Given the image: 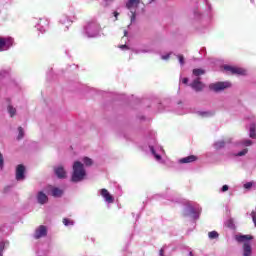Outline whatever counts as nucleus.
Wrapping results in <instances>:
<instances>
[{"mask_svg": "<svg viewBox=\"0 0 256 256\" xmlns=\"http://www.w3.org/2000/svg\"><path fill=\"white\" fill-rule=\"evenodd\" d=\"M148 149L152 157L155 159L156 163H160V165H165L167 163V156L165 154V150H163V147L157 144V141L155 139L149 142Z\"/></svg>", "mask_w": 256, "mask_h": 256, "instance_id": "1", "label": "nucleus"}, {"mask_svg": "<svg viewBox=\"0 0 256 256\" xmlns=\"http://www.w3.org/2000/svg\"><path fill=\"white\" fill-rule=\"evenodd\" d=\"M101 33H103V28H101V24L97 19L88 21L84 26V35L90 39L101 37Z\"/></svg>", "mask_w": 256, "mask_h": 256, "instance_id": "2", "label": "nucleus"}, {"mask_svg": "<svg viewBox=\"0 0 256 256\" xmlns=\"http://www.w3.org/2000/svg\"><path fill=\"white\" fill-rule=\"evenodd\" d=\"M235 239L238 243L243 244V256L253 255V247L251 246V240L253 239V236L238 234L235 236Z\"/></svg>", "mask_w": 256, "mask_h": 256, "instance_id": "3", "label": "nucleus"}, {"mask_svg": "<svg viewBox=\"0 0 256 256\" xmlns=\"http://www.w3.org/2000/svg\"><path fill=\"white\" fill-rule=\"evenodd\" d=\"M87 172L85 171V167L83 163L76 161L73 164V172L71 176L72 183H79L85 179Z\"/></svg>", "mask_w": 256, "mask_h": 256, "instance_id": "4", "label": "nucleus"}, {"mask_svg": "<svg viewBox=\"0 0 256 256\" xmlns=\"http://www.w3.org/2000/svg\"><path fill=\"white\" fill-rule=\"evenodd\" d=\"M184 215L191 217V219H197L201 215V206L193 202H188L184 209Z\"/></svg>", "mask_w": 256, "mask_h": 256, "instance_id": "5", "label": "nucleus"}, {"mask_svg": "<svg viewBox=\"0 0 256 256\" xmlns=\"http://www.w3.org/2000/svg\"><path fill=\"white\" fill-rule=\"evenodd\" d=\"M15 45V39L11 36H0V53L9 51Z\"/></svg>", "mask_w": 256, "mask_h": 256, "instance_id": "6", "label": "nucleus"}, {"mask_svg": "<svg viewBox=\"0 0 256 256\" xmlns=\"http://www.w3.org/2000/svg\"><path fill=\"white\" fill-rule=\"evenodd\" d=\"M139 3H141V0H128V2L126 3L127 9H129L131 13V23H135V15L137 13L136 9L139 7Z\"/></svg>", "mask_w": 256, "mask_h": 256, "instance_id": "7", "label": "nucleus"}, {"mask_svg": "<svg viewBox=\"0 0 256 256\" xmlns=\"http://www.w3.org/2000/svg\"><path fill=\"white\" fill-rule=\"evenodd\" d=\"M231 87V82H216L209 85V89L211 91H215V93H219L220 91H225V89H229Z\"/></svg>", "mask_w": 256, "mask_h": 256, "instance_id": "8", "label": "nucleus"}, {"mask_svg": "<svg viewBox=\"0 0 256 256\" xmlns=\"http://www.w3.org/2000/svg\"><path fill=\"white\" fill-rule=\"evenodd\" d=\"M224 71L228 75H247V70L230 65H224Z\"/></svg>", "mask_w": 256, "mask_h": 256, "instance_id": "9", "label": "nucleus"}, {"mask_svg": "<svg viewBox=\"0 0 256 256\" xmlns=\"http://www.w3.org/2000/svg\"><path fill=\"white\" fill-rule=\"evenodd\" d=\"M35 27L39 33H47V31H49V19L40 18Z\"/></svg>", "mask_w": 256, "mask_h": 256, "instance_id": "10", "label": "nucleus"}, {"mask_svg": "<svg viewBox=\"0 0 256 256\" xmlns=\"http://www.w3.org/2000/svg\"><path fill=\"white\" fill-rule=\"evenodd\" d=\"M99 193L101 197H103L105 203H107L108 205L115 203V197H113V195L109 193L108 189H105V188L100 189Z\"/></svg>", "mask_w": 256, "mask_h": 256, "instance_id": "11", "label": "nucleus"}, {"mask_svg": "<svg viewBox=\"0 0 256 256\" xmlns=\"http://www.w3.org/2000/svg\"><path fill=\"white\" fill-rule=\"evenodd\" d=\"M48 228L45 225H40L35 229L34 239H43V237H47Z\"/></svg>", "mask_w": 256, "mask_h": 256, "instance_id": "12", "label": "nucleus"}, {"mask_svg": "<svg viewBox=\"0 0 256 256\" xmlns=\"http://www.w3.org/2000/svg\"><path fill=\"white\" fill-rule=\"evenodd\" d=\"M46 193H48V195H52V197H62L63 195V191L55 186H48L46 188Z\"/></svg>", "mask_w": 256, "mask_h": 256, "instance_id": "13", "label": "nucleus"}, {"mask_svg": "<svg viewBox=\"0 0 256 256\" xmlns=\"http://www.w3.org/2000/svg\"><path fill=\"white\" fill-rule=\"evenodd\" d=\"M54 173L58 177V179H65V177H67V171H65L63 165L55 166Z\"/></svg>", "mask_w": 256, "mask_h": 256, "instance_id": "14", "label": "nucleus"}, {"mask_svg": "<svg viewBox=\"0 0 256 256\" xmlns=\"http://www.w3.org/2000/svg\"><path fill=\"white\" fill-rule=\"evenodd\" d=\"M58 22L60 23V25L65 26V30L69 29V25H71V23H73V21L71 20V18L67 14H62L59 17Z\"/></svg>", "mask_w": 256, "mask_h": 256, "instance_id": "15", "label": "nucleus"}, {"mask_svg": "<svg viewBox=\"0 0 256 256\" xmlns=\"http://www.w3.org/2000/svg\"><path fill=\"white\" fill-rule=\"evenodd\" d=\"M190 87L194 89V91H203L205 84L200 81V78H196L193 80V82L190 84Z\"/></svg>", "mask_w": 256, "mask_h": 256, "instance_id": "16", "label": "nucleus"}, {"mask_svg": "<svg viewBox=\"0 0 256 256\" xmlns=\"http://www.w3.org/2000/svg\"><path fill=\"white\" fill-rule=\"evenodd\" d=\"M23 179H25V166L20 164L16 168V180L23 181Z\"/></svg>", "mask_w": 256, "mask_h": 256, "instance_id": "17", "label": "nucleus"}, {"mask_svg": "<svg viewBox=\"0 0 256 256\" xmlns=\"http://www.w3.org/2000/svg\"><path fill=\"white\" fill-rule=\"evenodd\" d=\"M195 161H197V156H195V155H190V156L178 159L179 165L195 163Z\"/></svg>", "mask_w": 256, "mask_h": 256, "instance_id": "18", "label": "nucleus"}, {"mask_svg": "<svg viewBox=\"0 0 256 256\" xmlns=\"http://www.w3.org/2000/svg\"><path fill=\"white\" fill-rule=\"evenodd\" d=\"M37 201L40 205H45V203L49 201V198L47 197V194H45L43 191H40L37 194Z\"/></svg>", "mask_w": 256, "mask_h": 256, "instance_id": "19", "label": "nucleus"}, {"mask_svg": "<svg viewBox=\"0 0 256 256\" xmlns=\"http://www.w3.org/2000/svg\"><path fill=\"white\" fill-rule=\"evenodd\" d=\"M6 101H8L7 113L9 114L10 117H15V115H17V108L11 105V102L9 99H6Z\"/></svg>", "mask_w": 256, "mask_h": 256, "instance_id": "20", "label": "nucleus"}, {"mask_svg": "<svg viewBox=\"0 0 256 256\" xmlns=\"http://www.w3.org/2000/svg\"><path fill=\"white\" fill-rule=\"evenodd\" d=\"M196 114L198 115V117H201L202 119H206L207 117H213L214 115L213 111L204 110L197 111Z\"/></svg>", "mask_w": 256, "mask_h": 256, "instance_id": "21", "label": "nucleus"}, {"mask_svg": "<svg viewBox=\"0 0 256 256\" xmlns=\"http://www.w3.org/2000/svg\"><path fill=\"white\" fill-rule=\"evenodd\" d=\"M238 147H251L253 145V141L249 139H244L236 143Z\"/></svg>", "mask_w": 256, "mask_h": 256, "instance_id": "22", "label": "nucleus"}, {"mask_svg": "<svg viewBox=\"0 0 256 256\" xmlns=\"http://www.w3.org/2000/svg\"><path fill=\"white\" fill-rule=\"evenodd\" d=\"M249 137L251 139H256V126L255 124H251L249 127Z\"/></svg>", "mask_w": 256, "mask_h": 256, "instance_id": "23", "label": "nucleus"}, {"mask_svg": "<svg viewBox=\"0 0 256 256\" xmlns=\"http://www.w3.org/2000/svg\"><path fill=\"white\" fill-rule=\"evenodd\" d=\"M213 147H214V149H216V151H219V149H223V147H225V141H223V140L216 141L213 144Z\"/></svg>", "mask_w": 256, "mask_h": 256, "instance_id": "24", "label": "nucleus"}, {"mask_svg": "<svg viewBox=\"0 0 256 256\" xmlns=\"http://www.w3.org/2000/svg\"><path fill=\"white\" fill-rule=\"evenodd\" d=\"M63 225H65V227H72L73 225H75V222L71 219L64 218Z\"/></svg>", "mask_w": 256, "mask_h": 256, "instance_id": "25", "label": "nucleus"}, {"mask_svg": "<svg viewBox=\"0 0 256 256\" xmlns=\"http://www.w3.org/2000/svg\"><path fill=\"white\" fill-rule=\"evenodd\" d=\"M194 77H201V75H205V70L203 69H194L193 70Z\"/></svg>", "mask_w": 256, "mask_h": 256, "instance_id": "26", "label": "nucleus"}, {"mask_svg": "<svg viewBox=\"0 0 256 256\" xmlns=\"http://www.w3.org/2000/svg\"><path fill=\"white\" fill-rule=\"evenodd\" d=\"M9 246V241L0 240V253H3V249Z\"/></svg>", "mask_w": 256, "mask_h": 256, "instance_id": "27", "label": "nucleus"}, {"mask_svg": "<svg viewBox=\"0 0 256 256\" xmlns=\"http://www.w3.org/2000/svg\"><path fill=\"white\" fill-rule=\"evenodd\" d=\"M83 163L86 165V167H91V165H93V160L89 157H84Z\"/></svg>", "mask_w": 256, "mask_h": 256, "instance_id": "28", "label": "nucleus"}, {"mask_svg": "<svg viewBox=\"0 0 256 256\" xmlns=\"http://www.w3.org/2000/svg\"><path fill=\"white\" fill-rule=\"evenodd\" d=\"M23 137H25V131L23 130L22 127H19V128H18V136H17V139H18V140H21Z\"/></svg>", "mask_w": 256, "mask_h": 256, "instance_id": "29", "label": "nucleus"}, {"mask_svg": "<svg viewBox=\"0 0 256 256\" xmlns=\"http://www.w3.org/2000/svg\"><path fill=\"white\" fill-rule=\"evenodd\" d=\"M209 239H217L219 237V233L217 231H211L208 233Z\"/></svg>", "mask_w": 256, "mask_h": 256, "instance_id": "30", "label": "nucleus"}, {"mask_svg": "<svg viewBox=\"0 0 256 256\" xmlns=\"http://www.w3.org/2000/svg\"><path fill=\"white\" fill-rule=\"evenodd\" d=\"M248 151H249V150H248L247 148H245V149H243L242 151L238 152V153L236 154V157H243V156L247 155Z\"/></svg>", "mask_w": 256, "mask_h": 256, "instance_id": "31", "label": "nucleus"}, {"mask_svg": "<svg viewBox=\"0 0 256 256\" xmlns=\"http://www.w3.org/2000/svg\"><path fill=\"white\" fill-rule=\"evenodd\" d=\"M227 191H229V185H223L220 188L219 193H227Z\"/></svg>", "mask_w": 256, "mask_h": 256, "instance_id": "32", "label": "nucleus"}, {"mask_svg": "<svg viewBox=\"0 0 256 256\" xmlns=\"http://www.w3.org/2000/svg\"><path fill=\"white\" fill-rule=\"evenodd\" d=\"M178 60L180 65H185V57L183 55H178Z\"/></svg>", "mask_w": 256, "mask_h": 256, "instance_id": "33", "label": "nucleus"}, {"mask_svg": "<svg viewBox=\"0 0 256 256\" xmlns=\"http://www.w3.org/2000/svg\"><path fill=\"white\" fill-rule=\"evenodd\" d=\"M5 227L4 226H2V227H0V237H5V235H7V233L5 232Z\"/></svg>", "mask_w": 256, "mask_h": 256, "instance_id": "34", "label": "nucleus"}, {"mask_svg": "<svg viewBox=\"0 0 256 256\" xmlns=\"http://www.w3.org/2000/svg\"><path fill=\"white\" fill-rule=\"evenodd\" d=\"M137 53H151V48H145L142 50L137 51Z\"/></svg>", "mask_w": 256, "mask_h": 256, "instance_id": "35", "label": "nucleus"}, {"mask_svg": "<svg viewBox=\"0 0 256 256\" xmlns=\"http://www.w3.org/2000/svg\"><path fill=\"white\" fill-rule=\"evenodd\" d=\"M253 187V182H247L244 184V189H251Z\"/></svg>", "mask_w": 256, "mask_h": 256, "instance_id": "36", "label": "nucleus"}, {"mask_svg": "<svg viewBox=\"0 0 256 256\" xmlns=\"http://www.w3.org/2000/svg\"><path fill=\"white\" fill-rule=\"evenodd\" d=\"M251 217H252V221H253V223H254V225L256 227V212L255 211H252Z\"/></svg>", "mask_w": 256, "mask_h": 256, "instance_id": "37", "label": "nucleus"}, {"mask_svg": "<svg viewBox=\"0 0 256 256\" xmlns=\"http://www.w3.org/2000/svg\"><path fill=\"white\" fill-rule=\"evenodd\" d=\"M169 57H171V54H165V55H162V56H161V59H162L163 61H167V60L169 59Z\"/></svg>", "mask_w": 256, "mask_h": 256, "instance_id": "38", "label": "nucleus"}, {"mask_svg": "<svg viewBox=\"0 0 256 256\" xmlns=\"http://www.w3.org/2000/svg\"><path fill=\"white\" fill-rule=\"evenodd\" d=\"M3 163H4L3 154L0 153V169H3Z\"/></svg>", "mask_w": 256, "mask_h": 256, "instance_id": "39", "label": "nucleus"}, {"mask_svg": "<svg viewBox=\"0 0 256 256\" xmlns=\"http://www.w3.org/2000/svg\"><path fill=\"white\" fill-rule=\"evenodd\" d=\"M182 83H184V85H187V83H189V78H182Z\"/></svg>", "mask_w": 256, "mask_h": 256, "instance_id": "40", "label": "nucleus"}, {"mask_svg": "<svg viewBox=\"0 0 256 256\" xmlns=\"http://www.w3.org/2000/svg\"><path fill=\"white\" fill-rule=\"evenodd\" d=\"M228 227H229L230 229H233V220H229V221H228Z\"/></svg>", "mask_w": 256, "mask_h": 256, "instance_id": "41", "label": "nucleus"}, {"mask_svg": "<svg viewBox=\"0 0 256 256\" xmlns=\"http://www.w3.org/2000/svg\"><path fill=\"white\" fill-rule=\"evenodd\" d=\"M120 49L125 50V49H129V47L127 45H120Z\"/></svg>", "mask_w": 256, "mask_h": 256, "instance_id": "42", "label": "nucleus"}, {"mask_svg": "<svg viewBox=\"0 0 256 256\" xmlns=\"http://www.w3.org/2000/svg\"><path fill=\"white\" fill-rule=\"evenodd\" d=\"M103 1H105V3H113V1L115 0H103Z\"/></svg>", "mask_w": 256, "mask_h": 256, "instance_id": "43", "label": "nucleus"}, {"mask_svg": "<svg viewBox=\"0 0 256 256\" xmlns=\"http://www.w3.org/2000/svg\"><path fill=\"white\" fill-rule=\"evenodd\" d=\"M114 17L117 19V17H119V13L114 12Z\"/></svg>", "mask_w": 256, "mask_h": 256, "instance_id": "44", "label": "nucleus"}, {"mask_svg": "<svg viewBox=\"0 0 256 256\" xmlns=\"http://www.w3.org/2000/svg\"><path fill=\"white\" fill-rule=\"evenodd\" d=\"M4 191H5V193H7V192L9 191V187H6V188L4 189Z\"/></svg>", "mask_w": 256, "mask_h": 256, "instance_id": "45", "label": "nucleus"}, {"mask_svg": "<svg viewBox=\"0 0 256 256\" xmlns=\"http://www.w3.org/2000/svg\"><path fill=\"white\" fill-rule=\"evenodd\" d=\"M124 37H127V31L126 30L124 31Z\"/></svg>", "mask_w": 256, "mask_h": 256, "instance_id": "46", "label": "nucleus"}, {"mask_svg": "<svg viewBox=\"0 0 256 256\" xmlns=\"http://www.w3.org/2000/svg\"><path fill=\"white\" fill-rule=\"evenodd\" d=\"M251 1V3H255V0H250Z\"/></svg>", "mask_w": 256, "mask_h": 256, "instance_id": "47", "label": "nucleus"}, {"mask_svg": "<svg viewBox=\"0 0 256 256\" xmlns=\"http://www.w3.org/2000/svg\"><path fill=\"white\" fill-rule=\"evenodd\" d=\"M149 1V3H153V0H148Z\"/></svg>", "mask_w": 256, "mask_h": 256, "instance_id": "48", "label": "nucleus"}, {"mask_svg": "<svg viewBox=\"0 0 256 256\" xmlns=\"http://www.w3.org/2000/svg\"><path fill=\"white\" fill-rule=\"evenodd\" d=\"M0 256H3V253H2V252H0Z\"/></svg>", "mask_w": 256, "mask_h": 256, "instance_id": "49", "label": "nucleus"}]
</instances>
